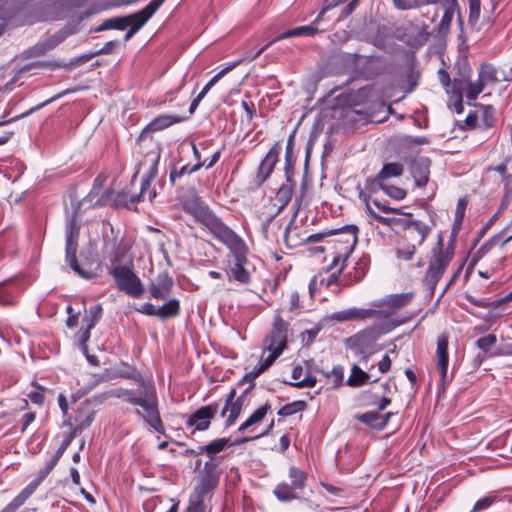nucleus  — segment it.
Here are the masks:
<instances>
[{"instance_id": "nucleus-23", "label": "nucleus", "mask_w": 512, "mask_h": 512, "mask_svg": "<svg viewBox=\"0 0 512 512\" xmlns=\"http://www.w3.org/2000/svg\"><path fill=\"white\" fill-rule=\"evenodd\" d=\"M325 13V9H323L316 19L310 24L306 26L296 27L294 29H290L283 34L276 37L274 40L270 41L271 45L277 41L291 38V37H299V36H313L316 33H319L320 30L316 26L317 22L321 19L322 15Z\"/></svg>"}, {"instance_id": "nucleus-63", "label": "nucleus", "mask_w": 512, "mask_h": 512, "mask_svg": "<svg viewBox=\"0 0 512 512\" xmlns=\"http://www.w3.org/2000/svg\"><path fill=\"white\" fill-rule=\"evenodd\" d=\"M266 369L258 362L253 369L246 373L244 376L245 381H254L257 377H259L262 373H264Z\"/></svg>"}, {"instance_id": "nucleus-59", "label": "nucleus", "mask_w": 512, "mask_h": 512, "mask_svg": "<svg viewBox=\"0 0 512 512\" xmlns=\"http://www.w3.org/2000/svg\"><path fill=\"white\" fill-rule=\"evenodd\" d=\"M33 386L36 388V390L30 392L28 394V397L32 403L37 404V405H42L44 403V399H45V397H44L45 388L40 386L37 383H33Z\"/></svg>"}, {"instance_id": "nucleus-38", "label": "nucleus", "mask_w": 512, "mask_h": 512, "mask_svg": "<svg viewBox=\"0 0 512 512\" xmlns=\"http://www.w3.org/2000/svg\"><path fill=\"white\" fill-rule=\"evenodd\" d=\"M64 449H65V447L60 448L54 453V455L46 463V465L42 469L39 470L37 477L34 480H32L33 482H36L38 486L42 483V481L50 474V472L54 469V467L60 460V458L64 452Z\"/></svg>"}, {"instance_id": "nucleus-10", "label": "nucleus", "mask_w": 512, "mask_h": 512, "mask_svg": "<svg viewBox=\"0 0 512 512\" xmlns=\"http://www.w3.org/2000/svg\"><path fill=\"white\" fill-rule=\"evenodd\" d=\"M65 260L66 263L73 269L75 273H77L80 277L84 279H91L94 277L92 272H87L82 269L77 262V247H78V239H79V227L76 224L75 217H72L66 225L65 228Z\"/></svg>"}, {"instance_id": "nucleus-52", "label": "nucleus", "mask_w": 512, "mask_h": 512, "mask_svg": "<svg viewBox=\"0 0 512 512\" xmlns=\"http://www.w3.org/2000/svg\"><path fill=\"white\" fill-rule=\"evenodd\" d=\"M151 17L152 16H148L146 10L143 8L136 13L124 17V19L128 21V26L132 27L139 25L140 29Z\"/></svg>"}, {"instance_id": "nucleus-11", "label": "nucleus", "mask_w": 512, "mask_h": 512, "mask_svg": "<svg viewBox=\"0 0 512 512\" xmlns=\"http://www.w3.org/2000/svg\"><path fill=\"white\" fill-rule=\"evenodd\" d=\"M414 294L412 292L391 294L384 298L371 302V306L378 309L380 322L392 321L391 316L396 314L401 308L410 304Z\"/></svg>"}, {"instance_id": "nucleus-57", "label": "nucleus", "mask_w": 512, "mask_h": 512, "mask_svg": "<svg viewBox=\"0 0 512 512\" xmlns=\"http://www.w3.org/2000/svg\"><path fill=\"white\" fill-rule=\"evenodd\" d=\"M497 342V338L494 334L481 337L476 341V346L484 351L488 352Z\"/></svg>"}, {"instance_id": "nucleus-16", "label": "nucleus", "mask_w": 512, "mask_h": 512, "mask_svg": "<svg viewBox=\"0 0 512 512\" xmlns=\"http://www.w3.org/2000/svg\"><path fill=\"white\" fill-rule=\"evenodd\" d=\"M280 151L281 145L279 142H276L260 162L254 180V183L257 186L262 185L273 172V169L279 160Z\"/></svg>"}, {"instance_id": "nucleus-47", "label": "nucleus", "mask_w": 512, "mask_h": 512, "mask_svg": "<svg viewBox=\"0 0 512 512\" xmlns=\"http://www.w3.org/2000/svg\"><path fill=\"white\" fill-rule=\"evenodd\" d=\"M204 165H205V163H195L193 166L184 165L180 169H173L170 172V176H169L170 182L172 184H174L178 178H180L186 174L190 175V174L198 171Z\"/></svg>"}, {"instance_id": "nucleus-5", "label": "nucleus", "mask_w": 512, "mask_h": 512, "mask_svg": "<svg viewBox=\"0 0 512 512\" xmlns=\"http://www.w3.org/2000/svg\"><path fill=\"white\" fill-rule=\"evenodd\" d=\"M219 482L217 464L206 462L197 478V484L189 497L187 512H205L206 503L211 499Z\"/></svg>"}, {"instance_id": "nucleus-41", "label": "nucleus", "mask_w": 512, "mask_h": 512, "mask_svg": "<svg viewBox=\"0 0 512 512\" xmlns=\"http://www.w3.org/2000/svg\"><path fill=\"white\" fill-rule=\"evenodd\" d=\"M370 259L367 256L361 257L356 266L353 269V272H350L348 276L351 278L350 283H357L361 281L366 275L369 269Z\"/></svg>"}, {"instance_id": "nucleus-58", "label": "nucleus", "mask_w": 512, "mask_h": 512, "mask_svg": "<svg viewBox=\"0 0 512 512\" xmlns=\"http://www.w3.org/2000/svg\"><path fill=\"white\" fill-rule=\"evenodd\" d=\"M467 204L468 201L464 197L458 200L454 217V225L460 226L462 224Z\"/></svg>"}, {"instance_id": "nucleus-42", "label": "nucleus", "mask_w": 512, "mask_h": 512, "mask_svg": "<svg viewBox=\"0 0 512 512\" xmlns=\"http://www.w3.org/2000/svg\"><path fill=\"white\" fill-rule=\"evenodd\" d=\"M228 445L226 438H219L201 446L197 454L206 453L209 457L222 452Z\"/></svg>"}, {"instance_id": "nucleus-43", "label": "nucleus", "mask_w": 512, "mask_h": 512, "mask_svg": "<svg viewBox=\"0 0 512 512\" xmlns=\"http://www.w3.org/2000/svg\"><path fill=\"white\" fill-rule=\"evenodd\" d=\"M180 313V304L177 299H171L159 306V318L167 319L175 317Z\"/></svg>"}, {"instance_id": "nucleus-13", "label": "nucleus", "mask_w": 512, "mask_h": 512, "mask_svg": "<svg viewBox=\"0 0 512 512\" xmlns=\"http://www.w3.org/2000/svg\"><path fill=\"white\" fill-rule=\"evenodd\" d=\"M254 386H255V383H252L251 386L248 389H246L237 398H235V396H236L235 389H232L228 393V395L226 396V399H225V405L221 411V416L226 417V420H225L226 427H230L236 422V420L238 419V417L244 407L248 392Z\"/></svg>"}, {"instance_id": "nucleus-21", "label": "nucleus", "mask_w": 512, "mask_h": 512, "mask_svg": "<svg viewBox=\"0 0 512 512\" xmlns=\"http://www.w3.org/2000/svg\"><path fill=\"white\" fill-rule=\"evenodd\" d=\"M444 10L440 23L436 27L438 35L445 36L449 33L454 14L459 12L457 0H440L439 2Z\"/></svg>"}, {"instance_id": "nucleus-14", "label": "nucleus", "mask_w": 512, "mask_h": 512, "mask_svg": "<svg viewBox=\"0 0 512 512\" xmlns=\"http://www.w3.org/2000/svg\"><path fill=\"white\" fill-rule=\"evenodd\" d=\"M219 405L212 403L202 406L192 413L186 420L187 428H194V431H205L210 427L211 421L218 411Z\"/></svg>"}, {"instance_id": "nucleus-60", "label": "nucleus", "mask_w": 512, "mask_h": 512, "mask_svg": "<svg viewBox=\"0 0 512 512\" xmlns=\"http://www.w3.org/2000/svg\"><path fill=\"white\" fill-rule=\"evenodd\" d=\"M468 2H469V21L476 22L480 17L481 1L480 0H468Z\"/></svg>"}, {"instance_id": "nucleus-24", "label": "nucleus", "mask_w": 512, "mask_h": 512, "mask_svg": "<svg viewBox=\"0 0 512 512\" xmlns=\"http://www.w3.org/2000/svg\"><path fill=\"white\" fill-rule=\"evenodd\" d=\"M295 185V181L291 178V176L287 175L286 182L280 186L275 195V206H277V213L282 212L291 201Z\"/></svg>"}, {"instance_id": "nucleus-30", "label": "nucleus", "mask_w": 512, "mask_h": 512, "mask_svg": "<svg viewBox=\"0 0 512 512\" xmlns=\"http://www.w3.org/2000/svg\"><path fill=\"white\" fill-rule=\"evenodd\" d=\"M271 46V43H267L263 47H261L255 55H246L244 57H240L237 60L228 63L223 69H221L217 74H215L209 81L208 84L213 87L222 77H224L227 73L232 71L234 68L239 66L244 62H250L257 57H259L268 47Z\"/></svg>"}, {"instance_id": "nucleus-46", "label": "nucleus", "mask_w": 512, "mask_h": 512, "mask_svg": "<svg viewBox=\"0 0 512 512\" xmlns=\"http://www.w3.org/2000/svg\"><path fill=\"white\" fill-rule=\"evenodd\" d=\"M377 91L370 86H366L358 89L355 95V99L361 103H373L378 100Z\"/></svg>"}, {"instance_id": "nucleus-26", "label": "nucleus", "mask_w": 512, "mask_h": 512, "mask_svg": "<svg viewBox=\"0 0 512 512\" xmlns=\"http://www.w3.org/2000/svg\"><path fill=\"white\" fill-rule=\"evenodd\" d=\"M429 164L427 158L415 159L411 163V174L418 187H424L429 181Z\"/></svg>"}, {"instance_id": "nucleus-4", "label": "nucleus", "mask_w": 512, "mask_h": 512, "mask_svg": "<svg viewBox=\"0 0 512 512\" xmlns=\"http://www.w3.org/2000/svg\"><path fill=\"white\" fill-rule=\"evenodd\" d=\"M182 209L193 216L214 238L229 227L219 218L196 193L181 200Z\"/></svg>"}, {"instance_id": "nucleus-48", "label": "nucleus", "mask_w": 512, "mask_h": 512, "mask_svg": "<svg viewBox=\"0 0 512 512\" xmlns=\"http://www.w3.org/2000/svg\"><path fill=\"white\" fill-rule=\"evenodd\" d=\"M485 84L478 78L474 82H468L466 86V98L467 100L474 101L483 92Z\"/></svg>"}, {"instance_id": "nucleus-36", "label": "nucleus", "mask_w": 512, "mask_h": 512, "mask_svg": "<svg viewBox=\"0 0 512 512\" xmlns=\"http://www.w3.org/2000/svg\"><path fill=\"white\" fill-rule=\"evenodd\" d=\"M271 409V406L268 402L264 405L260 406L257 410H255L238 428V432H244L249 427L261 422L267 412Z\"/></svg>"}, {"instance_id": "nucleus-20", "label": "nucleus", "mask_w": 512, "mask_h": 512, "mask_svg": "<svg viewBox=\"0 0 512 512\" xmlns=\"http://www.w3.org/2000/svg\"><path fill=\"white\" fill-rule=\"evenodd\" d=\"M102 312H103L102 306L97 304V305L90 307V309L88 310V312L85 314V316L83 318L84 327H82L79 330L78 334H79L80 343L82 345H84L85 347H86V343L90 339V332L95 327V325L98 323V321L100 320V318L102 316Z\"/></svg>"}, {"instance_id": "nucleus-6", "label": "nucleus", "mask_w": 512, "mask_h": 512, "mask_svg": "<svg viewBox=\"0 0 512 512\" xmlns=\"http://www.w3.org/2000/svg\"><path fill=\"white\" fill-rule=\"evenodd\" d=\"M397 325L398 323L394 321L375 322L350 337L348 345L357 355H361L366 359L377 352L375 347L376 341L382 335L392 331Z\"/></svg>"}, {"instance_id": "nucleus-53", "label": "nucleus", "mask_w": 512, "mask_h": 512, "mask_svg": "<svg viewBox=\"0 0 512 512\" xmlns=\"http://www.w3.org/2000/svg\"><path fill=\"white\" fill-rule=\"evenodd\" d=\"M281 354L280 350H267L264 347L259 363L267 370Z\"/></svg>"}, {"instance_id": "nucleus-44", "label": "nucleus", "mask_w": 512, "mask_h": 512, "mask_svg": "<svg viewBox=\"0 0 512 512\" xmlns=\"http://www.w3.org/2000/svg\"><path fill=\"white\" fill-rule=\"evenodd\" d=\"M307 404L303 400H296L291 403H288L280 408L278 411V415L281 417H288L297 412H302L306 409Z\"/></svg>"}, {"instance_id": "nucleus-9", "label": "nucleus", "mask_w": 512, "mask_h": 512, "mask_svg": "<svg viewBox=\"0 0 512 512\" xmlns=\"http://www.w3.org/2000/svg\"><path fill=\"white\" fill-rule=\"evenodd\" d=\"M109 273L113 276L119 290L135 299L143 296L145 292L144 286L131 268L118 265L112 267Z\"/></svg>"}, {"instance_id": "nucleus-56", "label": "nucleus", "mask_w": 512, "mask_h": 512, "mask_svg": "<svg viewBox=\"0 0 512 512\" xmlns=\"http://www.w3.org/2000/svg\"><path fill=\"white\" fill-rule=\"evenodd\" d=\"M466 81L464 79H454L450 82V86L445 88L448 96H463Z\"/></svg>"}, {"instance_id": "nucleus-37", "label": "nucleus", "mask_w": 512, "mask_h": 512, "mask_svg": "<svg viewBox=\"0 0 512 512\" xmlns=\"http://www.w3.org/2000/svg\"><path fill=\"white\" fill-rule=\"evenodd\" d=\"M288 477L294 488L298 489L300 492L305 489L308 479V475L305 471L296 466H291L288 471Z\"/></svg>"}, {"instance_id": "nucleus-15", "label": "nucleus", "mask_w": 512, "mask_h": 512, "mask_svg": "<svg viewBox=\"0 0 512 512\" xmlns=\"http://www.w3.org/2000/svg\"><path fill=\"white\" fill-rule=\"evenodd\" d=\"M75 31L72 28H63L59 30L52 36L44 39L43 41H39L34 46H32L28 51V56L31 57H40L47 53L48 51L54 49L61 42H63L68 36L74 34Z\"/></svg>"}, {"instance_id": "nucleus-40", "label": "nucleus", "mask_w": 512, "mask_h": 512, "mask_svg": "<svg viewBox=\"0 0 512 512\" xmlns=\"http://www.w3.org/2000/svg\"><path fill=\"white\" fill-rule=\"evenodd\" d=\"M369 374L363 371L358 365L354 364L346 384L350 387H361L369 380Z\"/></svg>"}, {"instance_id": "nucleus-18", "label": "nucleus", "mask_w": 512, "mask_h": 512, "mask_svg": "<svg viewBox=\"0 0 512 512\" xmlns=\"http://www.w3.org/2000/svg\"><path fill=\"white\" fill-rule=\"evenodd\" d=\"M380 312H378V309L371 306L370 308H349L341 311H337L332 314V319L336 320L338 322H345V321H366L368 319H376V322H379L378 315Z\"/></svg>"}, {"instance_id": "nucleus-45", "label": "nucleus", "mask_w": 512, "mask_h": 512, "mask_svg": "<svg viewBox=\"0 0 512 512\" xmlns=\"http://www.w3.org/2000/svg\"><path fill=\"white\" fill-rule=\"evenodd\" d=\"M128 27V21L124 17H113L106 19L95 31H103L107 29L124 30Z\"/></svg>"}, {"instance_id": "nucleus-17", "label": "nucleus", "mask_w": 512, "mask_h": 512, "mask_svg": "<svg viewBox=\"0 0 512 512\" xmlns=\"http://www.w3.org/2000/svg\"><path fill=\"white\" fill-rule=\"evenodd\" d=\"M430 232L431 229L427 224L420 220L409 218L400 233H402L403 239L413 243L416 246H420L424 243Z\"/></svg>"}, {"instance_id": "nucleus-55", "label": "nucleus", "mask_w": 512, "mask_h": 512, "mask_svg": "<svg viewBox=\"0 0 512 512\" xmlns=\"http://www.w3.org/2000/svg\"><path fill=\"white\" fill-rule=\"evenodd\" d=\"M81 417V412H78V416L76 417V426L73 429V435H76L78 432L88 428L94 419V413L88 412L83 419Z\"/></svg>"}, {"instance_id": "nucleus-32", "label": "nucleus", "mask_w": 512, "mask_h": 512, "mask_svg": "<svg viewBox=\"0 0 512 512\" xmlns=\"http://www.w3.org/2000/svg\"><path fill=\"white\" fill-rule=\"evenodd\" d=\"M403 171H404V167L401 163H398V162L387 163L379 171L376 178L374 180H372L371 184L381 183L383 180H386L391 177H399L402 175Z\"/></svg>"}, {"instance_id": "nucleus-61", "label": "nucleus", "mask_w": 512, "mask_h": 512, "mask_svg": "<svg viewBox=\"0 0 512 512\" xmlns=\"http://www.w3.org/2000/svg\"><path fill=\"white\" fill-rule=\"evenodd\" d=\"M448 107L451 111L461 114L464 110L463 96H449Z\"/></svg>"}, {"instance_id": "nucleus-35", "label": "nucleus", "mask_w": 512, "mask_h": 512, "mask_svg": "<svg viewBox=\"0 0 512 512\" xmlns=\"http://www.w3.org/2000/svg\"><path fill=\"white\" fill-rule=\"evenodd\" d=\"M68 93H69V90H65V91H63V92H61V93H59V94H57V95H55V96H53V97L49 98L48 100H46V101H44V102H42V103L38 104L37 106L32 107V108H31V109H29L28 111H26V112H24V113H22V114H20V115H17V116H15V117H13V118L5 119V115H3V116H2V119L0 120V126L7 125V124H10V123L15 122V121H17V120H20V119H22V118H24V117H27V116H29L30 114H32L33 112H35V111H38V110L42 109V108H43V107H45L46 105H48V104L52 103L53 101H55V100L59 99L60 97H62V96H64V95H66V94H68Z\"/></svg>"}, {"instance_id": "nucleus-29", "label": "nucleus", "mask_w": 512, "mask_h": 512, "mask_svg": "<svg viewBox=\"0 0 512 512\" xmlns=\"http://www.w3.org/2000/svg\"><path fill=\"white\" fill-rule=\"evenodd\" d=\"M271 46V43H267L263 47H261L255 55H246L244 57H240L237 60L228 63L223 69H221L217 74H215L209 81L208 84L213 87L222 77H224L227 73L232 71L234 68L239 66L244 62H250L257 57H259L268 47Z\"/></svg>"}, {"instance_id": "nucleus-51", "label": "nucleus", "mask_w": 512, "mask_h": 512, "mask_svg": "<svg viewBox=\"0 0 512 512\" xmlns=\"http://www.w3.org/2000/svg\"><path fill=\"white\" fill-rule=\"evenodd\" d=\"M497 499L498 498L496 494L489 493L478 499L470 512H481L483 510H487L497 501Z\"/></svg>"}, {"instance_id": "nucleus-7", "label": "nucleus", "mask_w": 512, "mask_h": 512, "mask_svg": "<svg viewBox=\"0 0 512 512\" xmlns=\"http://www.w3.org/2000/svg\"><path fill=\"white\" fill-rule=\"evenodd\" d=\"M358 227L356 225H345L337 230L330 231L333 236L328 244L332 249V262L329 269L336 268L340 263L347 264V260L351 256L357 241Z\"/></svg>"}, {"instance_id": "nucleus-2", "label": "nucleus", "mask_w": 512, "mask_h": 512, "mask_svg": "<svg viewBox=\"0 0 512 512\" xmlns=\"http://www.w3.org/2000/svg\"><path fill=\"white\" fill-rule=\"evenodd\" d=\"M217 241L225 245L231 254L226 270L229 280H235L241 284L251 281L248 265V247L244 240L230 227L215 237Z\"/></svg>"}, {"instance_id": "nucleus-39", "label": "nucleus", "mask_w": 512, "mask_h": 512, "mask_svg": "<svg viewBox=\"0 0 512 512\" xmlns=\"http://www.w3.org/2000/svg\"><path fill=\"white\" fill-rule=\"evenodd\" d=\"M417 246L401 238L396 247V257L400 260H412L416 254Z\"/></svg>"}, {"instance_id": "nucleus-3", "label": "nucleus", "mask_w": 512, "mask_h": 512, "mask_svg": "<svg viewBox=\"0 0 512 512\" xmlns=\"http://www.w3.org/2000/svg\"><path fill=\"white\" fill-rule=\"evenodd\" d=\"M453 257V242L451 241L444 247V238L442 234H439L436 244L430 251L426 272L422 278V284L429 290L431 295L434 294L437 284L443 277Z\"/></svg>"}, {"instance_id": "nucleus-64", "label": "nucleus", "mask_w": 512, "mask_h": 512, "mask_svg": "<svg viewBox=\"0 0 512 512\" xmlns=\"http://www.w3.org/2000/svg\"><path fill=\"white\" fill-rule=\"evenodd\" d=\"M138 311L149 316L159 317V307L151 303H144Z\"/></svg>"}, {"instance_id": "nucleus-49", "label": "nucleus", "mask_w": 512, "mask_h": 512, "mask_svg": "<svg viewBox=\"0 0 512 512\" xmlns=\"http://www.w3.org/2000/svg\"><path fill=\"white\" fill-rule=\"evenodd\" d=\"M372 185H377L379 189L383 190L386 195H388L390 198L394 200H402L406 196L405 190L397 186L384 185L382 184V182L374 183Z\"/></svg>"}, {"instance_id": "nucleus-34", "label": "nucleus", "mask_w": 512, "mask_h": 512, "mask_svg": "<svg viewBox=\"0 0 512 512\" xmlns=\"http://www.w3.org/2000/svg\"><path fill=\"white\" fill-rule=\"evenodd\" d=\"M474 106L481 109V118L479 127L483 129H490L495 126L496 110L492 105L474 104Z\"/></svg>"}, {"instance_id": "nucleus-12", "label": "nucleus", "mask_w": 512, "mask_h": 512, "mask_svg": "<svg viewBox=\"0 0 512 512\" xmlns=\"http://www.w3.org/2000/svg\"><path fill=\"white\" fill-rule=\"evenodd\" d=\"M288 322H286L280 313L274 316V321L270 332L264 340V347L267 350H280L281 353L287 347Z\"/></svg>"}, {"instance_id": "nucleus-8", "label": "nucleus", "mask_w": 512, "mask_h": 512, "mask_svg": "<svg viewBox=\"0 0 512 512\" xmlns=\"http://www.w3.org/2000/svg\"><path fill=\"white\" fill-rule=\"evenodd\" d=\"M160 153L158 151H149L144 160L139 164V169L146 168L147 171L141 183L140 193L130 199L131 203H137L146 199L153 200L156 197V190L151 188V183L158 173V163Z\"/></svg>"}, {"instance_id": "nucleus-33", "label": "nucleus", "mask_w": 512, "mask_h": 512, "mask_svg": "<svg viewBox=\"0 0 512 512\" xmlns=\"http://www.w3.org/2000/svg\"><path fill=\"white\" fill-rule=\"evenodd\" d=\"M478 78L485 84H495L501 81L499 70L490 63L481 64Z\"/></svg>"}, {"instance_id": "nucleus-27", "label": "nucleus", "mask_w": 512, "mask_h": 512, "mask_svg": "<svg viewBox=\"0 0 512 512\" xmlns=\"http://www.w3.org/2000/svg\"><path fill=\"white\" fill-rule=\"evenodd\" d=\"M183 121L182 117L177 115H159L154 118L140 134V137H143L146 133H154L161 130H164L174 124L180 123Z\"/></svg>"}, {"instance_id": "nucleus-22", "label": "nucleus", "mask_w": 512, "mask_h": 512, "mask_svg": "<svg viewBox=\"0 0 512 512\" xmlns=\"http://www.w3.org/2000/svg\"><path fill=\"white\" fill-rule=\"evenodd\" d=\"M173 285V278L167 272L159 273L149 285L151 296L155 299H165L171 293Z\"/></svg>"}, {"instance_id": "nucleus-54", "label": "nucleus", "mask_w": 512, "mask_h": 512, "mask_svg": "<svg viewBox=\"0 0 512 512\" xmlns=\"http://www.w3.org/2000/svg\"><path fill=\"white\" fill-rule=\"evenodd\" d=\"M346 267V264L340 263L336 268L329 269V266L327 267V271H330L331 274L327 278H322L320 280V283L322 285H325L326 287L331 286L332 284L336 283L339 276L343 272L344 268Z\"/></svg>"}, {"instance_id": "nucleus-28", "label": "nucleus", "mask_w": 512, "mask_h": 512, "mask_svg": "<svg viewBox=\"0 0 512 512\" xmlns=\"http://www.w3.org/2000/svg\"><path fill=\"white\" fill-rule=\"evenodd\" d=\"M367 213L378 223L387 226L397 233H400L406 225L409 217H385L377 214L371 207L370 203L366 204Z\"/></svg>"}, {"instance_id": "nucleus-31", "label": "nucleus", "mask_w": 512, "mask_h": 512, "mask_svg": "<svg viewBox=\"0 0 512 512\" xmlns=\"http://www.w3.org/2000/svg\"><path fill=\"white\" fill-rule=\"evenodd\" d=\"M273 494L280 502H291L300 498V491L284 481L275 486Z\"/></svg>"}, {"instance_id": "nucleus-25", "label": "nucleus", "mask_w": 512, "mask_h": 512, "mask_svg": "<svg viewBox=\"0 0 512 512\" xmlns=\"http://www.w3.org/2000/svg\"><path fill=\"white\" fill-rule=\"evenodd\" d=\"M392 416H393L392 412H388L385 414H379V412H377V411H369V412L358 415L357 419L361 423L368 425L372 429L383 430L387 426V424Z\"/></svg>"}, {"instance_id": "nucleus-19", "label": "nucleus", "mask_w": 512, "mask_h": 512, "mask_svg": "<svg viewBox=\"0 0 512 512\" xmlns=\"http://www.w3.org/2000/svg\"><path fill=\"white\" fill-rule=\"evenodd\" d=\"M436 360H437V369L441 376V381L443 384H446L450 381L448 377V336L447 334H441L437 338V348H436Z\"/></svg>"}, {"instance_id": "nucleus-50", "label": "nucleus", "mask_w": 512, "mask_h": 512, "mask_svg": "<svg viewBox=\"0 0 512 512\" xmlns=\"http://www.w3.org/2000/svg\"><path fill=\"white\" fill-rule=\"evenodd\" d=\"M326 377L328 379V384H330L332 388L341 386L344 380L343 367L339 365L333 367L330 372L326 373Z\"/></svg>"}, {"instance_id": "nucleus-1", "label": "nucleus", "mask_w": 512, "mask_h": 512, "mask_svg": "<svg viewBox=\"0 0 512 512\" xmlns=\"http://www.w3.org/2000/svg\"><path fill=\"white\" fill-rule=\"evenodd\" d=\"M135 380L142 388L139 395H136L132 390L123 388L114 390L113 395L121 398L124 402L130 405L141 407L143 412L136 410V415L142 417L143 420L155 431L168 437L165 434V425L160 416L158 398L154 385L146 384L141 377L135 378Z\"/></svg>"}, {"instance_id": "nucleus-62", "label": "nucleus", "mask_w": 512, "mask_h": 512, "mask_svg": "<svg viewBox=\"0 0 512 512\" xmlns=\"http://www.w3.org/2000/svg\"><path fill=\"white\" fill-rule=\"evenodd\" d=\"M117 44H118L117 41H108L104 44V46L101 49L88 55L86 57V59H90L93 56L100 55V54H109L114 50V48L117 46Z\"/></svg>"}]
</instances>
